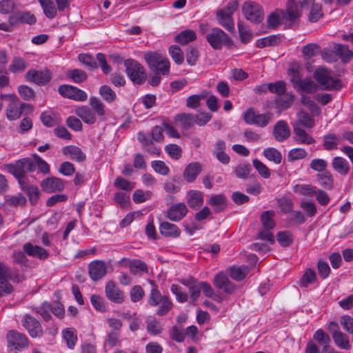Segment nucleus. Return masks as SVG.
Returning <instances> with one entry per match:
<instances>
[{
	"instance_id": "f257e3e1",
	"label": "nucleus",
	"mask_w": 353,
	"mask_h": 353,
	"mask_svg": "<svg viewBox=\"0 0 353 353\" xmlns=\"http://www.w3.org/2000/svg\"><path fill=\"white\" fill-rule=\"evenodd\" d=\"M0 100L5 101L7 103L6 115V118L10 121H14L19 119L24 111L27 113H30L33 110V108L31 105L21 103L15 94H1Z\"/></svg>"
},
{
	"instance_id": "f03ea898",
	"label": "nucleus",
	"mask_w": 353,
	"mask_h": 353,
	"mask_svg": "<svg viewBox=\"0 0 353 353\" xmlns=\"http://www.w3.org/2000/svg\"><path fill=\"white\" fill-rule=\"evenodd\" d=\"M148 303L152 307L159 306L157 311L159 316L165 315L172 307V303L168 296L162 295L156 286L150 292Z\"/></svg>"
},
{
	"instance_id": "7ed1b4c3",
	"label": "nucleus",
	"mask_w": 353,
	"mask_h": 353,
	"mask_svg": "<svg viewBox=\"0 0 353 353\" xmlns=\"http://www.w3.org/2000/svg\"><path fill=\"white\" fill-rule=\"evenodd\" d=\"M205 38L214 50H221L223 46L230 48L234 44L229 35L219 28H212Z\"/></svg>"
},
{
	"instance_id": "20e7f679",
	"label": "nucleus",
	"mask_w": 353,
	"mask_h": 353,
	"mask_svg": "<svg viewBox=\"0 0 353 353\" xmlns=\"http://www.w3.org/2000/svg\"><path fill=\"white\" fill-rule=\"evenodd\" d=\"M276 213L274 210H267L263 212L260 217L263 229L259 231L258 236L263 240H267L272 243H274V237L271 232L276 225L274 221Z\"/></svg>"
},
{
	"instance_id": "39448f33",
	"label": "nucleus",
	"mask_w": 353,
	"mask_h": 353,
	"mask_svg": "<svg viewBox=\"0 0 353 353\" xmlns=\"http://www.w3.org/2000/svg\"><path fill=\"white\" fill-rule=\"evenodd\" d=\"M125 71L132 81L141 84L146 79L144 68L137 61L127 59L124 61Z\"/></svg>"
},
{
	"instance_id": "423d86ee",
	"label": "nucleus",
	"mask_w": 353,
	"mask_h": 353,
	"mask_svg": "<svg viewBox=\"0 0 353 353\" xmlns=\"http://www.w3.org/2000/svg\"><path fill=\"white\" fill-rule=\"evenodd\" d=\"M144 57L152 70L159 72L163 75L169 72V61L162 57L160 54L157 52H148L145 54Z\"/></svg>"
},
{
	"instance_id": "0eeeda50",
	"label": "nucleus",
	"mask_w": 353,
	"mask_h": 353,
	"mask_svg": "<svg viewBox=\"0 0 353 353\" xmlns=\"http://www.w3.org/2000/svg\"><path fill=\"white\" fill-rule=\"evenodd\" d=\"M6 166L8 172L15 177L25 175L36 169L35 163L28 158L20 159L14 164H7Z\"/></svg>"
},
{
	"instance_id": "6e6552de",
	"label": "nucleus",
	"mask_w": 353,
	"mask_h": 353,
	"mask_svg": "<svg viewBox=\"0 0 353 353\" xmlns=\"http://www.w3.org/2000/svg\"><path fill=\"white\" fill-rule=\"evenodd\" d=\"M314 78L326 90L337 89L339 81L331 77L330 71L325 68L319 67L314 72Z\"/></svg>"
},
{
	"instance_id": "1a4fd4ad",
	"label": "nucleus",
	"mask_w": 353,
	"mask_h": 353,
	"mask_svg": "<svg viewBox=\"0 0 353 353\" xmlns=\"http://www.w3.org/2000/svg\"><path fill=\"white\" fill-rule=\"evenodd\" d=\"M272 114H257L254 109H248L243 115L245 121L250 125H256L259 127H265L271 120Z\"/></svg>"
},
{
	"instance_id": "9d476101",
	"label": "nucleus",
	"mask_w": 353,
	"mask_h": 353,
	"mask_svg": "<svg viewBox=\"0 0 353 353\" xmlns=\"http://www.w3.org/2000/svg\"><path fill=\"white\" fill-rule=\"evenodd\" d=\"M243 12L248 20L254 23H260L263 19L261 6L255 3H245L243 6Z\"/></svg>"
},
{
	"instance_id": "9b49d317",
	"label": "nucleus",
	"mask_w": 353,
	"mask_h": 353,
	"mask_svg": "<svg viewBox=\"0 0 353 353\" xmlns=\"http://www.w3.org/2000/svg\"><path fill=\"white\" fill-rule=\"evenodd\" d=\"M59 93L63 97L75 101H84L88 98L86 92L77 87L68 85H62L59 87Z\"/></svg>"
},
{
	"instance_id": "f8f14e48",
	"label": "nucleus",
	"mask_w": 353,
	"mask_h": 353,
	"mask_svg": "<svg viewBox=\"0 0 353 353\" xmlns=\"http://www.w3.org/2000/svg\"><path fill=\"white\" fill-rule=\"evenodd\" d=\"M23 326L32 338L40 337L43 334L41 325L38 320L29 314H26L22 320Z\"/></svg>"
},
{
	"instance_id": "ddd939ff",
	"label": "nucleus",
	"mask_w": 353,
	"mask_h": 353,
	"mask_svg": "<svg viewBox=\"0 0 353 353\" xmlns=\"http://www.w3.org/2000/svg\"><path fill=\"white\" fill-rule=\"evenodd\" d=\"M8 344L12 350H19L28 346V339L23 334L14 330L10 331L7 334Z\"/></svg>"
},
{
	"instance_id": "4468645a",
	"label": "nucleus",
	"mask_w": 353,
	"mask_h": 353,
	"mask_svg": "<svg viewBox=\"0 0 353 353\" xmlns=\"http://www.w3.org/2000/svg\"><path fill=\"white\" fill-rule=\"evenodd\" d=\"M52 74L48 69L43 70H30L26 73L28 81L33 82L37 85H46L51 79Z\"/></svg>"
},
{
	"instance_id": "2eb2a0df",
	"label": "nucleus",
	"mask_w": 353,
	"mask_h": 353,
	"mask_svg": "<svg viewBox=\"0 0 353 353\" xmlns=\"http://www.w3.org/2000/svg\"><path fill=\"white\" fill-rule=\"evenodd\" d=\"M41 186L44 192L52 193L61 192L64 189L65 184L62 179L51 176L43 179L41 183Z\"/></svg>"
},
{
	"instance_id": "dca6fc26",
	"label": "nucleus",
	"mask_w": 353,
	"mask_h": 353,
	"mask_svg": "<svg viewBox=\"0 0 353 353\" xmlns=\"http://www.w3.org/2000/svg\"><path fill=\"white\" fill-rule=\"evenodd\" d=\"M105 292L108 299L114 303L120 304L124 301L123 292L119 290L112 281H110L106 283Z\"/></svg>"
},
{
	"instance_id": "f3484780",
	"label": "nucleus",
	"mask_w": 353,
	"mask_h": 353,
	"mask_svg": "<svg viewBox=\"0 0 353 353\" xmlns=\"http://www.w3.org/2000/svg\"><path fill=\"white\" fill-rule=\"evenodd\" d=\"M300 16L301 10L299 5L294 2H288L286 10L283 13V18L285 21V25L292 26Z\"/></svg>"
},
{
	"instance_id": "a211bd4d",
	"label": "nucleus",
	"mask_w": 353,
	"mask_h": 353,
	"mask_svg": "<svg viewBox=\"0 0 353 353\" xmlns=\"http://www.w3.org/2000/svg\"><path fill=\"white\" fill-rule=\"evenodd\" d=\"M214 285L218 289L223 290L225 293L232 294L236 289L235 285L232 283L227 275L223 272H219L214 277Z\"/></svg>"
},
{
	"instance_id": "6ab92c4d",
	"label": "nucleus",
	"mask_w": 353,
	"mask_h": 353,
	"mask_svg": "<svg viewBox=\"0 0 353 353\" xmlns=\"http://www.w3.org/2000/svg\"><path fill=\"white\" fill-rule=\"evenodd\" d=\"M272 134L276 141L283 142L290 137V128L285 121L280 120L274 125Z\"/></svg>"
},
{
	"instance_id": "aec40b11",
	"label": "nucleus",
	"mask_w": 353,
	"mask_h": 353,
	"mask_svg": "<svg viewBox=\"0 0 353 353\" xmlns=\"http://www.w3.org/2000/svg\"><path fill=\"white\" fill-rule=\"evenodd\" d=\"M36 22L35 17L28 12H15L11 14L8 19V23L14 26L21 23L32 25Z\"/></svg>"
},
{
	"instance_id": "412c9836",
	"label": "nucleus",
	"mask_w": 353,
	"mask_h": 353,
	"mask_svg": "<svg viewBox=\"0 0 353 353\" xmlns=\"http://www.w3.org/2000/svg\"><path fill=\"white\" fill-rule=\"evenodd\" d=\"M106 272L105 264L102 261H94L89 265V274L93 281L100 280L105 275Z\"/></svg>"
},
{
	"instance_id": "4be33fe9",
	"label": "nucleus",
	"mask_w": 353,
	"mask_h": 353,
	"mask_svg": "<svg viewBox=\"0 0 353 353\" xmlns=\"http://www.w3.org/2000/svg\"><path fill=\"white\" fill-rule=\"evenodd\" d=\"M188 208L184 203L172 205L168 210V218L172 221L181 220L187 214Z\"/></svg>"
},
{
	"instance_id": "5701e85b",
	"label": "nucleus",
	"mask_w": 353,
	"mask_h": 353,
	"mask_svg": "<svg viewBox=\"0 0 353 353\" xmlns=\"http://www.w3.org/2000/svg\"><path fill=\"white\" fill-rule=\"evenodd\" d=\"M23 249L24 252L28 255L38 258L41 260L46 259L49 256V253L46 249L39 245H33L31 243H25Z\"/></svg>"
},
{
	"instance_id": "b1692460",
	"label": "nucleus",
	"mask_w": 353,
	"mask_h": 353,
	"mask_svg": "<svg viewBox=\"0 0 353 353\" xmlns=\"http://www.w3.org/2000/svg\"><path fill=\"white\" fill-rule=\"evenodd\" d=\"M296 120L292 123L293 128H312L314 126V119L309 114L303 110H300L297 113Z\"/></svg>"
},
{
	"instance_id": "393cba45",
	"label": "nucleus",
	"mask_w": 353,
	"mask_h": 353,
	"mask_svg": "<svg viewBox=\"0 0 353 353\" xmlns=\"http://www.w3.org/2000/svg\"><path fill=\"white\" fill-rule=\"evenodd\" d=\"M301 6L307 9L310 8L309 19L312 22L317 21L322 16L321 7L319 4L315 3L314 0H303Z\"/></svg>"
},
{
	"instance_id": "a878e982",
	"label": "nucleus",
	"mask_w": 353,
	"mask_h": 353,
	"mask_svg": "<svg viewBox=\"0 0 353 353\" xmlns=\"http://www.w3.org/2000/svg\"><path fill=\"white\" fill-rule=\"evenodd\" d=\"M202 170V165L199 162L189 163L184 170L183 176L184 179L188 183L194 182L197 176Z\"/></svg>"
},
{
	"instance_id": "bb28decb",
	"label": "nucleus",
	"mask_w": 353,
	"mask_h": 353,
	"mask_svg": "<svg viewBox=\"0 0 353 353\" xmlns=\"http://www.w3.org/2000/svg\"><path fill=\"white\" fill-rule=\"evenodd\" d=\"M75 114L80 117L85 123L92 125L97 121L95 113L86 105L78 107L75 109Z\"/></svg>"
},
{
	"instance_id": "cd10ccee",
	"label": "nucleus",
	"mask_w": 353,
	"mask_h": 353,
	"mask_svg": "<svg viewBox=\"0 0 353 353\" xmlns=\"http://www.w3.org/2000/svg\"><path fill=\"white\" fill-rule=\"evenodd\" d=\"M187 203L188 206L194 210L200 208L203 203V196L201 191L191 190L188 192Z\"/></svg>"
},
{
	"instance_id": "c85d7f7f",
	"label": "nucleus",
	"mask_w": 353,
	"mask_h": 353,
	"mask_svg": "<svg viewBox=\"0 0 353 353\" xmlns=\"http://www.w3.org/2000/svg\"><path fill=\"white\" fill-rule=\"evenodd\" d=\"M294 96L292 93L285 92L284 94L277 97L274 100V108L279 112L289 108L294 101Z\"/></svg>"
},
{
	"instance_id": "c756f323",
	"label": "nucleus",
	"mask_w": 353,
	"mask_h": 353,
	"mask_svg": "<svg viewBox=\"0 0 353 353\" xmlns=\"http://www.w3.org/2000/svg\"><path fill=\"white\" fill-rule=\"evenodd\" d=\"M63 154L64 155L70 156V159L73 161L78 162L83 161L86 156L82 152V150L77 146L74 145H67L62 149Z\"/></svg>"
},
{
	"instance_id": "7c9ffc66",
	"label": "nucleus",
	"mask_w": 353,
	"mask_h": 353,
	"mask_svg": "<svg viewBox=\"0 0 353 353\" xmlns=\"http://www.w3.org/2000/svg\"><path fill=\"white\" fill-rule=\"evenodd\" d=\"M217 19L219 23L228 31L234 32V23L232 16L230 14H227L225 11L220 10L216 14Z\"/></svg>"
},
{
	"instance_id": "2f4dec72",
	"label": "nucleus",
	"mask_w": 353,
	"mask_h": 353,
	"mask_svg": "<svg viewBox=\"0 0 353 353\" xmlns=\"http://www.w3.org/2000/svg\"><path fill=\"white\" fill-rule=\"evenodd\" d=\"M294 139L298 143L310 145L315 143L314 139L302 128H293Z\"/></svg>"
},
{
	"instance_id": "473e14b6",
	"label": "nucleus",
	"mask_w": 353,
	"mask_h": 353,
	"mask_svg": "<svg viewBox=\"0 0 353 353\" xmlns=\"http://www.w3.org/2000/svg\"><path fill=\"white\" fill-rule=\"evenodd\" d=\"M333 169L341 175H346L350 171V165L346 159L341 157H336L332 162Z\"/></svg>"
},
{
	"instance_id": "72a5a7b5",
	"label": "nucleus",
	"mask_w": 353,
	"mask_h": 353,
	"mask_svg": "<svg viewBox=\"0 0 353 353\" xmlns=\"http://www.w3.org/2000/svg\"><path fill=\"white\" fill-rule=\"evenodd\" d=\"M159 230L162 235L167 237H178L181 233L176 225L167 221L161 223Z\"/></svg>"
},
{
	"instance_id": "f704fd0d",
	"label": "nucleus",
	"mask_w": 353,
	"mask_h": 353,
	"mask_svg": "<svg viewBox=\"0 0 353 353\" xmlns=\"http://www.w3.org/2000/svg\"><path fill=\"white\" fill-rule=\"evenodd\" d=\"M89 104L91 106V110L97 114L99 117H102L103 120L107 114V110L104 103L97 97H91L89 99Z\"/></svg>"
},
{
	"instance_id": "c9c22d12",
	"label": "nucleus",
	"mask_w": 353,
	"mask_h": 353,
	"mask_svg": "<svg viewBox=\"0 0 353 353\" xmlns=\"http://www.w3.org/2000/svg\"><path fill=\"white\" fill-rule=\"evenodd\" d=\"M230 277L235 281L243 280L249 272V268L247 265L232 266L229 269Z\"/></svg>"
},
{
	"instance_id": "e433bc0d",
	"label": "nucleus",
	"mask_w": 353,
	"mask_h": 353,
	"mask_svg": "<svg viewBox=\"0 0 353 353\" xmlns=\"http://www.w3.org/2000/svg\"><path fill=\"white\" fill-rule=\"evenodd\" d=\"M208 203L213 207L216 212H221L227 206V199L223 194H216L210 198Z\"/></svg>"
},
{
	"instance_id": "4c0bfd02",
	"label": "nucleus",
	"mask_w": 353,
	"mask_h": 353,
	"mask_svg": "<svg viewBox=\"0 0 353 353\" xmlns=\"http://www.w3.org/2000/svg\"><path fill=\"white\" fill-rule=\"evenodd\" d=\"M334 50L343 62H348L353 57V52L349 49L347 46L334 44Z\"/></svg>"
},
{
	"instance_id": "58836bf2",
	"label": "nucleus",
	"mask_w": 353,
	"mask_h": 353,
	"mask_svg": "<svg viewBox=\"0 0 353 353\" xmlns=\"http://www.w3.org/2000/svg\"><path fill=\"white\" fill-rule=\"evenodd\" d=\"M175 121L183 128H190L195 124V117L194 114L183 113L175 117Z\"/></svg>"
},
{
	"instance_id": "ea45409f",
	"label": "nucleus",
	"mask_w": 353,
	"mask_h": 353,
	"mask_svg": "<svg viewBox=\"0 0 353 353\" xmlns=\"http://www.w3.org/2000/svg\"><path fill=\"white\" fill-rule=\"evenodd\" d=\"M196 39V33L192 30H185L176 36L175 41L181 45H186Z\"/></svg>"
},
{
	"instance_id": "a19ab883",
	"label": "nucleus",
	"mask_w": 353,
	"mask_h": 353,
	"mask_svg": "<svg viewBox=\"0 0 353 353\" xmlns=\"http://www.w3.org/2000/svg\"><path fill=\"white\" fill-rule=\"evenodd\" d=\"M313 338L321 346L323 347L322 350H325L330 347V337L322 329L317 330L314 332Z\"/></svg>"
},
{
	"instance_id": "79ce46f5",
	"label": "nucleus",
	"mask_w": 353,
	"mask_h": 353,
	"mask_svg": "<svg viewBox=\"0 0 353 353\" xmlns=\"http://www.w3.org/2000/svg\"><path fill=\"white\" fill-rule=\"evenodd\" d=\"M318 182L325 189L331 190L333 188V178L330 171H325L316 175Z\"/></svg>"
},
{
	"instance_id": "37998d69",
	"label": "nucleus",
	"mask_w": 353,
	"mask_h": 353,
	"mask_svg": "<svg viewBox=\"0 0 353 353\" xmlns=\"http://www.w3.org/2000/svg\"><path fill=\"white\" fill-rule=\"evenodd\" d=\"M332 339L334 340L335 345L339 348L342 350H350L351 348L348 336L346 334H343L342 332H340L338 334H334L332 336Z\"/></svg>"
},
{
	"instance_id": "c03bdc74",
	"label": "nucleus",
	"mask_w": 353,
	"mask_h": 353,
	"mask_svg": "<svg viewBox=\"0 0 353 353\" xmlns=\"http://www.w3.org/2000/svg\"><path fill=\"white\" fill-rule=\"evenodd\" d=\"M39 2L42 7L46 16L48 19H52L57 15V8L51 0H39Z\"/></svg>"
},
{
	"instance_id": "a18cd8bd",
	"label": "nucleus",
	"mask_w": 353,
	"mask_h": 353,
	"mask_svg": "<svg viewBox=\"0 0 353 353\" xmlns=\"http://www.w3.org/2000/svg\"><path fill=\"white\" fill-rule=\"evenodd\" d=\"M99 94L108 103H113L117 99V94L108 85H102L99 90Z\"/></svg>"
},
{
	"instance_id": "49530a36",
	"label": "nucleus",
	"mask_w": 353,
	"mask_h": 353,
	"mask_svg": "<svg viewBox=\"0 0 353 353\" xmlns=\"http://www.w3.org/2000/svg\"><path fill=\"white\" fill-rule=\"evenodd\" d=\"M301 102L303 105L306 106L313 114L319 115L321 114L320 108L310 97L306 94H302Z\"/></svg>"
},
{
	"instance_id": "de8ad7c7",
	"label": "nucleus",
	"mask_w": 353,
	"mask_h": 353,
	"mask_svg": "<svg viewBox=\"0 0 353 353\" xmlns=\"http://www.w3.org/2000/svg\"><path fill=\"white\" fill-rule=\"evenodd\" d=\"M62 335L68 347L72 350L77 341V336L74 333V330L72 328L65 329L62 332Z\"/></svg>"
},
{
	"instance_id": "09e8293b",
	"label": "nucleus",
	"mask_w": 353,
	"mask_h": 353,
	"mask_svg": "<svg viewBox=\"0 0 353 353\" xmlns=\"http://www.w3.org/2000/svg\"><path fill=\"white\" fill-rule=\"evenodd\" d=\"M321 52V47L317 43H311L303 47L302 53L305 59H310Z\"/></svg>"
},
{
	"instance_id": "8fccbe9b",
	"label": "nucleus",
	"mask_w": 353,
	"mask_h": 353,
	"mask_svg": "<svg viewBox=\"0 0 353 353\" xmlns=\"http://www.w3.org/2000/svg\"><path fill=\"white\" fill-rule=\"evenodd\" d=\"M207 96L208 93L205 92L200 94L191 95L186 99V106L192 109H196L200 106L201 101L206 98Z\"/></svg>"
},
{
	"instance_id": "3c124183",
	"label": "nucleus",
	"mask_w": 353,
	"mask_h": 353,
	"mask_svg": "<svg viewBox=\"0 0 353 353\" xmlns=\"http://www.w3.org/2000/svg\"><path fill=\"white\" fill-rule=\"evenodd\" d=\"M78 60L90 70L98 68L95 59L89 54H79L78 55Z\"/></svg>"
},
{
	"instance_id": "603ef678",
	"label": "nucleus",
	"mask_w": 353,
	"mask_h": 353,
	"mask_svg": "<svg viewBox=\"0 0 353 353\" xmlns=\"http://www.w3.org/2000/svg\"><path fill=\"white\" fill-rule=\"evenodd\" d=\"M264 157L270 161L279 164L281 162L282 156L281 152L274 148H268L263 150Z\"/></svg>"
},
{
	"instance_id": "864d4df0",
	"label": "nucleus",
	"mask_w": 353,
	"mask_h": 353,
	"mask_svg": "<svg viewBox=\"0 0 353 353\" xmlns=\"http://www.w3.org/2000/svg\"><path fill=\"white\" fill-rule=\"evenodd\" d=\"M238 29L241 41L243 43L250 42L252 38V34L243 22H238Z\"/></svg>"
},
{
	"instance_id": "5fc2aeb1",
	"label": "nucleus",
	"mask_w": 353,
	"mask_h": 353,
	"mask_svg": "<svg viewBox=\"0 0 353 353\" xmlns=\"http://www.w3.org/2000/svg\"><path fill=\"white\" fill-rule=\"evenodd\" d=\"M252 167L250 164L248 163H241L236 166L234 173L239 179H246L249 176Z\"/></svg>"
},
{
	"instance_id": "6e6d98bb",
	"label": "nucleus",
	"mask_w": 353,
	"mask_h": 353,
	"mask_svg": "<svg viewBox=\"0 0 353 353\" xmlns=\"http://www.w3.org/2000/svg\"><path fill=\"white\" fill-rule=\"evenodd\" d=\"M67 77L72 79L77 83H81L87 79L86 73L80 69H74L68 72Z\"/></svg>"
},
{
	"instance_id": "4d7b16f0",
	"label": "nucleus",
	"mask_w": 353,
	"mask_h": 353,
	"mask_svg": "<svg viewBox=\"0 0 353 353\" xmlns=\"http://www.w3.org/2000/svg\"><path fill=\"white\" fill-rule=\"evenodd\" d=\"M27 65L23 59L14 57L9 66V70L13 73L21 72L24 71Z\"/></svg>"
},
{
	"instance_id": "13d9d810",
	"label": "nucleus",
	"mask_w": 353,
	"mask_h": 353,
	"mask_svg": "<svg viewBox=\"0 0 353 353\" xmlns=\"http://www.w3.org/2000/svg\"><path fill=\"white\" fill-rule=\"evenodd\" d=\"M299 88L305 92L314 93L317 90V85L312 80L304 79L299 82Z\"/></svg>"
},
{
	"instance_id": "bf43d9fd",
	"label": "nucleus",
	"mask_w": 353,
	"mask_h": 353,
	"mask_svg": "<svg viewBox=\"0 0 353 353\" xmlns=\"http://www.w3.org/2000/svg\"><path fill=\"white\" fill-rule=\"evenodd\" d=\"M281 39L276 35H270L257 40L256 45L259 48H263L266 46H271L278 44Z\"/></svg>"
},
{
	"instance_id": "052dcab7",
	"label": "nucleus",
	"mask_w": 353,
	"mask_h": 353,
	"mask_svg": "<svg viewBox=\"0 0 353 353\" xmlns=\"http://www.w3.org/2000/svg\"><path fill=\"white\" fill-rule=\"evenodd\" d=\"M169 53L174 61L177 65H181L184 61V56L181 49L177 46H171L169 48Z\"/></svg>"
},
{
	"instance_id": "680f3d73",
	"label": "nucleus",
	"mask_w": 353,
	"mask_h": 353,
	"mask_svg": "<svg viewBox=\"0 0 353 353\" xmlns=\"http://www.w3.org/2000/svg\"><path fill=\"white\" fill-rule=\"evenodd\" d=\"M269 91L281 96L286 92V83L284 81H279L274 83H268Z\"/></svg>"
},
{
	"instance_id": "e2e57ef3",
	"label": "nucleus",
	"mask_w": 353,
	"mask_h": 353,
	"mask_svg": "<svg viewBox=\"0 0 353 353\" xmlns=\"http://www.w3.org/2000/svg\"><path fill=\"white\" fill-rule=\"evenodd\" d=\"M252 163L254 168L263 178L269 179L270 177V170L263 163L258 159H254Z\"/></svg>"
},
{
	"instance_id": "0e129e2a",
	"label": "nucleus",
	"mask_w": 353,
	"mask_h": 353,
	"mask_svg": "<svg viewBox=\"0 0 353 353\" xmlns=\"http://www.w3.org/2000/svg\"><path fill=\"white\" fill-rule=\"evenodd\" d=\"M316 188L311 185H296L294 192L303 196H312L315 193Z\"/></svg>"
},
{
	"instance_id": "69168bd1",
	"label": "nucleus",
	"mask_w": 353,
	"mask_h": 353,
	"mask_svg": "<svg viewBox=\"0 0 353 353\" xmlns=\"http://www.w3.org/2000/svg\"><path fill=\"white\" fill-rule=\"evenodd\" d=\"M316 279V273L311 269H307L300 280V285L304 288L312 283Z\"/></svg>"
},
{
	"instance_id": "338daca9",
	"label": "nucleus",
	"mask_w": 353,
	"mask_h": 353,
	"mask_svg": "<svg viewBox=\"0 0 353 353\" xmlns=\"http://www.w3.org/2000/svg\"><path fill=\"white\" fill-rule=\"evenodd\" d=\"M277 241L283 247L290 246L293 242L292 235L290 232H279L277 235Z\"/></svg>"
},
{
	"instance_id": "774afa93",
	"label": "nucleus",
	"mask_w": 353,
	"mask_h": 353,
	"mask_svg": "<svg viewBox=\"0 0 353 353\" xmlns=\"http://www.w3.org/2000/svg\"><path fill=\"white\" fill-rule=\"evenodd\" d=\"M114 185L115 188L118 189H121L128 192H130L134 187L132 183L121 176H118L116 178L114 182Z\"/></svg>"
}]
</instances>
